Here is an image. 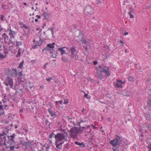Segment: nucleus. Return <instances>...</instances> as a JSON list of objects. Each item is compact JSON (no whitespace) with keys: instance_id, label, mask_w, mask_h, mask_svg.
Returning <instances> with one entry per match:
<instances>
[{"instance_id":"2f4dec72","label":"nucleus","mask_w":151,"mask_h":151,"mask_svg":"<svg viewBox=\"0 0 151 151\" xmlns=\"http://www.w3.org/2000/svg\"><path fill=\"white\" fill-rule=\"evenodd\" d=\"M8 49L6 48L4 49V55H6V54H8Z\"/></svg>"},{"instance_id":"338daca9","label":"nucleus","mask_w":151,"mask_h":151,"mask_svg":"<svg viewBox=\"0 0 151 151\" xmlns=\"http://www.w3.org/2000/svg\"><path fill=\"white\" fill-rule=\"evenodd\" d=\"M117 82L118 83H121L122 82V81L121 80H117Z\"/></svg>"},{"instance_id":"6e6552de","label":"nucleus","mask_w":151,"mask_h":151,"mask_svg":"<svg viewBox=\"0 0 151 151\" xmlns=\"http://www.w3.org/2000/svg\"><path fill=\"white\" fill-rule=\"evenodd\" d=\"M4 83L6 86H9L11 88H12L13 87V80L9 76H7L6 78Z\"/></svg>"},{"instance_id":"58836bf2","label":"nucleus","mask_w":151,"mask_h":151,"mask_svg":"<svg viewBox=\"0 0 151 151\" xmlns=\"http://www.w3.org/2000/svg\"><path fill=\"white\" fill-rule=\"evenodd\" d=\"M134 78L133 77L129 76L128 77V80L129 81H132L134 80Z\"/></svg>"},{"instance_id":"49530a36","label":"nucleus","mask_w":151,"mask_h":151,"mask_svg":"<svg viewBox=\"0 0 151 151\" xmlns=\"http://www.w3.org/2000/svg\"><path fill=\"white\" fill-rule=\"evenodd\" d=\"M45 124H47V125H50V124H49V123H50V122H49V121H48V120L47 119H45Z\"/></svg>"},{"instance_id":"774afa93","label":"nucleus","mask_w":151,"mask_h":151,"mask_svg":"<svg viewBox=\"0 0 151 151\" xmlns=\"http://www.w3.org/2000/svg\"><path fill=\"white\" fill-rule=\"evenodd\" d=\"M37 46V45H33L32 46V48L33 49H35L36 47V46Z\"/></svg>"},{"instance_id":"603ef678","label":"nucleus","mask_w":151,"mask_h":151,"mask_svg":"<svg viewBox=\"0 0 151 151\" xmlns=\"http://www.w3.org/2000/svg\"><path fill=\"white\" fill-rule=\"evenodd\" d=\"M68 101L67 99H64V104H68Z\"/></svg>"},{"instance_id":"3c124183","label":"nucleus","mask_w":151,"mask_h":151,"mask_svg":"<svg viewBox=\"0 0 151 151\" xmlns=\"http://www.w3.org/2000/svg\"><path fill=\"white\" fill-rule=\"evenodd\" d=\"M55 102H56V103L57 104H58V103H59L60 104H62V102H63V101H62L61 100V101H56Z\"/></svg>"},{"instance_id":"bf43d9fd","label":"nucleus","mask_w":151,"mask_h":151,"mask_svg":"<svg viewBox=\"0 0 151 151\" xmlns=\"http://www.w3.org/2000/svg\"><path fill=\"white\" fill-rule=\"evenodd\" d=\"M93 63L94 65H96L98 63V62L97 61H95L93 62Z\"/></svg>"},{"instance_id":"37998d69","label":"nucleus","mask_w":151,"mask_h":151,"mask_svg":"<svg viewBox=\"0 0 151 151\" xmlns=\"http://www.w3.org/2000/svg\"><path fill=\"white\" fill-rule=\"evenodd\" d=\"M147 104L149 106H150L151 105V100L150 99H148V100Z\"/></svg>"},{"instance_id":"f257e3e1","label":"nucleus","mask_w":151,"mask_h":151,"mask_svg":"<svg viewBox=\"0 0 151 151\" xmlns=\"http://www.w3.org/2000/svg\"><path fill=\"white\" fill-rule=\"evenodd\" d=\"M68 134L66 133L60 132L57 133L54 136L55 139V145L56 147L59 149L62 148V145L63 142H61L63 140H65L67 137Z\"/></svg>"},{"instance_id":"1a4fd4ad","label":"nucleus","mask_w":151,"mask_h":151,"mask_svg":"<svg viewBox=\"0 0 151 151\" xmlns=\"http://www.w3.org/2000/svg\"><path fill=\"white\" fill-rule=\"evenodd\" d=\"M16 134L13 133L12 135L10 136H7V139L6 138V142L9 145H12L15 143L14 139Z\"/></svg>"},{"instance_id":"8fccbe9b","label":"nucleus","mask_w":151,"mask_h":151,"mask_svg":"<svg viewBox=\"0 0 151 151\" xmlns=\"http://www.w3.org/2000/svg\"><path fill=\"white\" fill-rule=\"evenodd\" d=\"M19 72L18 73V75L19 76H23V75L22 74V71H21V70H19Z\"/></svg>"},{"instance_id":"b1692460","label":"nucleus","mask_w":151,"mask_h":151,"mask_svg":"<svg viewBox=\"0 0 151 151\" xmlns=\"http://www.w3.org/2000/svg\"><path fill=\"white\" fill-rule=\"evenodd\" d=\"M83 34H82L81 35H80L78 38H77V40L78 42H81L83 40Z\"/></svg>"},{"instance_id":"e2e57ef3","label":"nucleus","mask_w":151,"mask_h":151,"mask_svg":"<svg viewBox=\"0 0 151 151\" xmlns=\"http://www.w3.org/2000/svg\"><path fill=\"white\" fill-rule=\"evenodd\" d=\"M24 64V62L23 61L21 63H20L18 66H22Z\"/></svg>"},{"instance_id":"5fc2aeb1","label":"nucleus","mask_w":151,"mask_h":151,"mask_svg":"<svg viewBox=\"0 0 151 151\" xmlns=\"http://www.w3.org/2000/svg\"><path fill=\"white\" fill-rule=\"evenodd\" d=\"M45 149L46 151H48L47 149L49 148V147L47 145L46 146H45Z\"/></svg>"},{"instance_id":"6e6d98bb","label":"nucleus","mask_w":151,"mask_h":151,"mask_svg":"<svg viewBox=\"0 0 151 151\" xmlns=\"http://www.w3.org/2000/svg\"><path fill=\"white\" fill-rule=\"evenodd\" d=\"M52 79V78H47L46 79L47 81L48 82L50 81Z\"/></svg>"},{"instance_id":"9d476101","label":"nucleus","mask_w":151,"mask_h":151,"mask_svg":"<svg viewBox=\"0 0 151 151\" xmlns=\"http://www.w3.org/2000/svg\"><path fill=\"white\" fill-rule=\"evenodd\" d=\"M23 103H28L29 104V105L27 107V110H30L33 109L34 103L33 102L30 101L28 102L27 101H26L25 100L23 101Z\"/></svg>"},{"instance_id":"c85d7f7f","label":"nucleus","mask_w":151,"mask_h":151,"mask_svg":"<svg viewBox=\"0 0 151 151\" xmlns=\"http://www.w3.org/2000/svg\"><path fill=\"white\" fill-rule=\"evenodd\" d=\"M16 92L20 94H22L23 93L22 89L21 88L17 89L16 91Z\"/></svg>"},{"instance_id":"5701e85b","label":"nucleus","mask_w":151,"mask_h":151,"mask_svg":"<svg viewBox=\"0 0 151 151\" xmlns=\"http://www.w3.org/2000/svg\"><path fill=\"white\" fill-rule=\"evenodd\" d=\"M2 37H3L2 38L4 39L5 42L7 43L6 41V39L7 38V39L8 40V36L5 33H4L2 35Z\"/></svg>"},{"instance_id":"680f3d73","label":"nucleus","mask_w":151,"mask_h":151,"mask_svg":"<svg viewBox=\"0 0 151 151\" xmlns=\"http://www.w3.org/2000/svg\"><path fill=\"white\" fill-rule=\"evenodd\" d=\"M8 128H9V127L8 126H7V127H5V129H6V130L5 131L6 132H8L9 130L8 129Z\"/></svg>"},{"instance_id":"ddd939ff","label":"nucleus","mask_w":151,"mask_h":151,"mask_svg":"<svg viewBox=\"0 0 151 151\" xmlns=\"http://www.w3.org/2000/svg\"><path fill=\"white\" fill-rule=\"evenodd\" d=\"M82 34H83L82 32L79 29L77 30L74 33L75 37L77 38H78Z\"/></svg>"},{"instance_id":"a18cd8bd","label":"nucleus","mask_w":151,"mask_h":151,"mask_svg":"<svg viewBox=\"0 0 151 151\" xmlns=\"http://www.w3.org/2000/svg\"><path fill=\"white\" fill-rule=\"evenodd\" d=\"M42 44V42H41V41H40V40H39L38 41H37V43L36 45H38V46H40Z\"/></svg>"},{"instance_id":"f03ea898","label":"nucleus","mask_w":151,"mask_h":151,"mask_svg":"<svg viewBox=\"0 0 151 151\" xmlns=\"http://www.w3.org/2000/svg\"><path fill=\"white\" fill-rule=\"evenodd\" d=\"M86 128L84 127H73L69 131V132L70 133V137H72L73 139H77L78 134L82 132H83V129H85Z\"/></svg>"},{"instance_id":"a211bd4d","label":"nucleus","mask_w":151,"mask_h":151,"mask_svg":"<svg viewBox=\"0 0 151 151\" xmlns=\"http://www.w3.org/2000/svg\"><path fill=\"white\" fill-rule=\"evenodd\" d=\"M48 110L51 116L55 117L57 116L56 113L53 112L50 109H48Z\"/></svg>"},{"instance_id":"20e7f679","label":"nucleus","mask_w":151,"mask_h":151,"mask_svg":"<svg viewBox=\"0 0 151 151\" xmlns=\"http://www.w3.org/2000/svg\"><path fill=\"white\" fill-rule=\"evenodd\" d=\"M122 142V140L120 137L116 135V136L115 139L111 140L109 143L110 144L112 145L113 147H115L116 146H120ZM113 150L114 151H116L115 148L113 147Z\"/></svg>"},{"instance_id":"0eeeda50","label":"nucleus","mask_w":151,"mask_h":151,"mask_svg":"<svg viewBox=\"0 0 151 151\" xmlns=\"http://www.w3.org/2000/svg\"><path fill=\"white\" fill-rule=\"evenodd\" d=\"M7 136V134L4 132H3L0 134V146H3L4 145H6V138Z\"/></svg>"},{"instance_id":"09e8293b","label":"nucleus","mask_w":151,"mask_h":151,"mask_svg":"<svg viewBox=\"0 0 151 151\" xmlns=\"http://www.w3.org/2000/svg\"><path fill=\"white\" fill-rule=\"evenodd\" d=\"M80 122H79V124H80V122H87V121L86 120H83V119H80Z\"/></svg>"},{"instance_id":"f3484780","label":"nucleus","mask_w":151,"mask_h":151,"mask_svg":"<svg viewBox=\"0 0 151 151\" xmlns=\"http://www.w3.org/2000/svg\"><path fill=\"white\" fill-rule=\"evenodd\" d=\"M42 15L44 17V19L47 20L49 18L50 14L47 13L45 12H43Z\"/></svg>"},{"instance_id":"423d86ee","label":"nucleus","mask_w":151,"mask_h":151,"mask_svg":"<svg viewBox=\"0 0 151 151\" xmlns=\"http://www.w3.org/2000/svg\"><path fill=\"white\" fill-rule=\"evenodd\" d=\"M5 73L6 75L13 76H17V70L16 69H11L8 68L5 69Z\"/></svg>"},{"instance_id":"9b49d317","label":"nucleus","mask_w":151,"mask_h":151,"mask_svg":"<svg viewBox=\"0 0 151 151\" xmlns=\"http://www.w3.org/2000/svg\"><path fill=\"white\" fill-rule=\"evenodd\" d=\"M33 86L32 83L30 82H27L25 83L23 85V87L28 90L29 89L32 87Z\"/></svg>"},{"instance_id":"2eb2a0df","label":"nucleus","mask_w":151,"mask_h":151,"mask_svg":"<svg viewBox=\"0 0 151 151\" xmlns=\"http://www.w3.org/2000/svg\"><path fill=\"white\" fill-rule=\"evenodd\" d=\"M12 145H9L8 146L6 144L5 145L6 148L7 149V151H14V147Z\"/></svg>"},{"instance_id":"412c9836","label":"nucleus","mask_w":151,"mask_h":151,"mask_svg":"<svg viewBox=\"0 0 151 151\" xmlns=\"http://www.w3.org/2000/svg\"><path fill=\"white\" fill-rule=\"evenodd\" d=\"M75 144L76 145H79L81 148H83L85 147V144L83 142L81 143L78 142L76 141L75 142Z\"/></svg>"},{"instance_id":"f704fd0d","label":"nucleus","mask_w":151,"mask_h":151,"mask_svg":"<svg viewBox=\"0 0 151 151\" xmlns=\"http://www.w3.org/2000/svg\"><path fill=\"white\" fill-rule=\"evenodd\" d=\"M71 52H76L75 48L73 47H72L70 48Z\"/></svg>"},{"instance_id":"bb28decb","label":"nucleus","mask_w":151,"mask_h":151,"mask_svg":"<svg viewBox=\"0 0 151 151\" xmlns=\"http://www.w3.org/2000/svg\"><path fill=\"white\" fill-rule=\"evenodd\" d=\"M44 50H45L46 51H49L50 53H52V49L51 50L50 48H49L47 46L44 48Z\"/></svg>"},{"instance_id":"cd10ccee","label":"nucleus","mask_w":151,"mask_h":151,"mask_svg":"<svg viewBox=\"0 0 151 151\" xmlns=\"http://www.w3.org/2000/svg\"><path fill=\"white\" fill-rule=\"evenodd\" d=\"M86 128L85 129H83V131H84L85 132H88L89 133L91 134V135H92L91 133V129H89L88 130V129L87 128V127H85Z\"/></svg>"},{"instance_id":"c756f323","label":"nucleus","mask_w":151,"mask_h":151,"mask_svg":"<svg viewBox=\"0 0 151 151\" xmlns=\"http://www.w3.org/2000/svg\"><path fill=\"white\" fill-rule=\"evenodd\" d=\"M21 49L20 48H19V49H18V52H17V54L16 55V57H17V58L19 56L21 55V51H20Z\"/></svg>"},{"instance_id":"6ab92c4d","label":"nucleus","mask_w":151,"mask_h":151,"mask_svg":"<svg viewBox=\"0 0 151 151\" xmlns=\"http://www.w3.org/2000/svg\"><path fill=\"white\" fill-rule=\"evenodd\" d=\"M12 38H10L9 40V42L8 43V45H9V47L10 48L11 47H13V46L15 44L14 42L12 41L11 40Z\"/></svg>"},{"instance_id":"a878e982","label":"nucleus","mask_w":151,"mask_h":151,"mask_svg":"<svg viewBox=\"0 0 151 151\" xmlns=\"http://www.w3.org/2000/svg\"><path fill=\"white\" fill-rule=\"evenodd\" d=\"M47 46L49 48H50L51 50L52 49V52H53V49L54 48V46H52L51 44H47Z\"/></svg>"},{"instance_id":"c03bdc74","label":"nucleus","mask_w":151,"mask_h":151,"mask_svg":"<svg viewBox=\"0 0 151 151\" xmlns=\"http://www.w3.org/2000/svg\"><path fill=\"white\" fill-rule=\"evenodd\" d=\"M96 4H101L102 2L101 1L99 0H96Z\"/></svg>"},{"instance_id":"7ed1b4c3","label":"nucleus","mask_w":151,"mask_h":151,"mask_svg":"<svg viewBox=\"0 0 151 151\" xmlns=\"http://www.w3.org/2000/svg\"><path fill=\"white\" fill-rule=\"evenodd\" d=\"M98 78L101 79L102 78L103 73H105L107 77L110 75V72L108 67H96V68Z\"/></svg>"},{"instance_id":"052dcab7","label":"nucleus","mask_w":151,"mask_h":151,"mask_svg":"<svg viewBox=\"0 0 151 151\" xmlns=\"http://www.w3.org/2000/svg\"><path fill=\"white\" fill-rule=\"evenodd\" d=\"M40 41H41V42L42 43L44 42V40L41 38L40 37Z\"/></svg>"},{"instance_id":"f8f14e48","label":"nucleus","mask_w":151,"mask_h":151,"mask_svg":"<svg viewBox=\"0 0 151 151\" xmlns=\"http://www.w3.org/2000/svg\"><path fill=\"white\" fill-rule=\"evenodd\" d=\"M32 142L30 141H28L27 142H22L21 144L26 148H29L31 146Z\"/></svg>"},{"instance_id":"72a5a7b5","label":"nucleus","mask_w":151,"mask_h":151,"mask_svg":"<svg viewBox=\"0 0 151 151\" xmlns=\"http://www.w3.org/2000/svg\"><path fill=\"white\" fill-rule=\"evenodd\" d=\"M134 8H133L132 7V6H131L130 8H129V10H130V11L129 12H133V10H134V8H136V6H134Z\"/></svg>"},{"instance_id":"e433bc0d","label":"nucleus","mask_w":151,"mask_h":151,"mask_svg":"<svg viewBox=\"0 0 151 151\" xmlns=\"http://www.w3.org/2000/svg\"><path fill=\"white\" fill-rule=\"evenodd\" d=\"M81 41H82V43L83 44H85L86 45H87L88 44V42L86 41V39H83V40H82Z\"/></svg>"},{"instance_id":"de8ad7c7","label":"nucleus","mask_w":151,"mask_h":151,"mask_svg":"<svg viewBox=\"0 0 151 151\" xmlns=\"http://www.w3.org/2000/svg\"><path fill=\"white\" fill-rule=\"evenodd\" d=\"M65 148L67 150H68L69 149V148H70V146H69V145L68 144H66L65 145Z\"/></svg>"},{"instance_id":"ea45409f","label":"nucleus","mask_w":151,"mask_h":151,"mask_svg":"<svg viewBox=\"0 0 151 151\" xmlns=\"http://www.w3.org/2000/svg\"><path fill=\"white\" fill-rule=\"evenodd\" d=\"M6 5L3 4L1 6V8H2L3 10H5L6 9Z\"/></svg>"},{"instance_id":"13d9d810","label":"nucleus","mask_w":151,"mask_h":151,"mask_svg":"<svg viewBox=\"0 0 151 151\" xmlns=\"http://www.w3.org/2000/svg\"><path fill=\"white\" fill-rule=\"evenodd\" d=\"M120 42L121 43V45L123 46L124 45V42L123 41H122L121 40H120Z\"/></svg>"},{"instance_id":"864d4df0","label":"nucleus","mask_w":151,"mask_h":151,"mask_svg":"<svg viewBox=\"0 0 151 151\" xmlns=\"http://www.w3.org/2000/svg\"><path fill=\"white\" fill-rule=\"evenodd\" d=\"M4 16L3 15H1L0 18L1 21H3Z\"/></svg>"},{"instance_id":"4c0bfd02","label":"nucleus","mask_w":151,"mask_h":151,"mask_svg":"<svg viewBox=\"0 0 151 151\" xmlns=\"http://www.w3.org/2000/svg\"><path fill=\"white\" fill-rule=\"evenodd\" d=\"M16 45L17 46H19L22 45V42L20 41H17L16 42Z\"/></svg>"},{"instance_id":"dca6fc26","label":"nucleus","mask_w":151,"mask_h":151,"mask_svg":"<svg viewBox=\"0 0 151 151\" xmlns=\"http://www.w3.org/2000/svg\"><path fill=\"white\" fill-rule=\"evenodd\" d=\"M7 31L10 32L9 33V35H10V37H11V38H14V34L15 35L16 34V32L12 31L11 29H8Z\"/></svg>"},{"instance_id":"69168bd1","label":"nucleus","mask_w":151,"mask_h":151,"mask_svg":"<svg viewBox=\"0 0 151 151\" xmlns=\"http://www.w3.org/2000/svg\"><path fill=\"white\" fill-rule=\"evenodd\" d=\"M148 128H151V124L150 125L149 124H148L147 126H146Z\"/></svg>"},{"instance_id":"4d7b16f0","label":"nucleus","mask_w":151,"mask_h":151,"mask_svg":"<svg viewBox=\"0 0 151 151\" xmlns=\"http://www.w3.org/2000/svg\"><path fill=\"white\" fill-rule=\"evenodd\" d=\"M51 54H52V58H55L56 57L57 55L56 54H53V52Z\"/></svg>"},{"instance_id":"473e14b6","label":"nucleus","mask_w":151,"mask_h":151,"mask_svg":"<svg viewBox=\"0 0 151 151\" xmlns=\"http://www.w3.org/2000/svg\"><path fill=\"white\" fill-rule=\"evenodd\" d=\"M115 86L118 88H120L121 87H122V86L121 84H119L117 83H115Z\"/></svg>"},{"instance_id":"0e129e2a","label":"nucleus","mask_w":151,"mask_h":151,"mask_svg":"<svg viewBox=\"0 0 151 151\" xmlns=\"http://www.w3.org/2000/svg\"><path fill=\"white\" fill-rule=\"evenodd\" d=\"M61 59L64 62L66 61L67 60L66 59H65V58L63 57H62Z\"/></svg>"},{"instance_id":"4be33fe9","label":"nucleus","mask_w":151,"mask_h":151,"mask_svg":"<svg viewBox=\"0 0 151 151\" xmlns=\"http://www.w3.org/2000/svg\"><path fill=\"white\" fill-rule=\"evenodd\" d=\"M66 48L65 47H60L58 48V50L60 51L61 52V55H63V54H65L66 53L65 50H64L63 48Z\"/></svg>"},{"instance_id":"393cba45","label":"nucleus","mask_w":151,"mask_h":151,"mask_svg":"<svg viewBox=\"0 0 151 151\" xmlns=\"http://www.w3.org/2000/svg\"><path fill=\"white\" fill-rule=\"evenodd\" d=\"M70 56L72 58H75V60H77L78 58V55H75V54H71Z\"/></svg>"},{"instance_id":"7c9ffc66","label":"nucleus","mask_w":151,"mask_h":151,"mask_svg":"<svg viewBox=\"0 0 151 151\" xmlns=\"http://www.w3.org/2000/svg\"><path fill=\"white\" fill-rule=\"evenodd\" d=\"M6 55H3L0 52V59H3L6 58Z\"/></svg>"},{"instance_id":"aec40b11","label":"nucleus","mask_w":151,"mask_h":151,"mask_svg":"<svg viewBox=\"0 0 151 151\" xmlns=\"http://www.w3.org/2000/svg\"><path fill=\"white\" fill-rule=\"evenodd\" d=\"M62 122L60 121H59L58 122H57V125L58 127L61 129V131H62L63 132H64V131L65 130L64 129H61L63 126Z\"/></svg>"},{"instance_id":"4468645a","label":"nucleus","mask_w":151,"mask_h":151,"mask_svg":"<svg viewBox=\"0 0 151 151\" xmlns=\"http://www.w3.org/2000/svg\"><path fill=\"white\" fill-rule=\"evenodd\" d=\"M22 27H20L22 28H24L26 30V31H25V34H29L30 29L25 24H23L22 25Z\"/></svg>"},{"instance_id":"79ce46f5","label":"nucleus","mask_w":151,"mask_h":151,"mask_svg":"<svg viewBox=\"0 0 151 151\" xmlns=\"http://www.w3.org/2000/svg\"><path fill=\"white\" fill-rule=\"evenodd\" d=\"M48 30H50L51 31L52 34V35H53V31H54V28H49L48 29Z\"/></svg>"},{"instance_id":"a19ab883","label":"nucleus","mask_w":151,"mask_h":151,"mask_svg":"<svg viewBox=\"0 0 151 151\" xmlns=\"http://www.w3.org/2000/svg\"><path fill=\"white\" fill-rule=\"evenodd\" d=\"M55 134H54L53 133H52L51 134H50L49 135V139H51L52 137H53V136H55Z\"/></svg>"},{"instance_id":"39448f33","label":"nucleus","mask_w":151,"mask_h":151,"mask_svg":"<svg viewBox=\"0 0 151 151\" xmlns=\"http://www.w3.org/2000/svg\"><path fill=\"white\" fill-rule=\"evenodd\" d=\"M94 8L91 5H86L85 7L83 10L84 13L86 16L92 14L94 12Z\"/></svg>"},{"instance_id":"c9c22d12","label":"nucleus","mask_w":151,"mask_h":151,"mask_svg":"<svg viewBox=\"0 0 151 151\" xmlns=\"http://www.w3.org/2000/svg\"><path fill=\"white\" fill-rule=\"evenodd\" d=\"M131 12H128V14L129 15L130 18H134V17L133 14H131Z\"/></svg>"}]
</instances>
